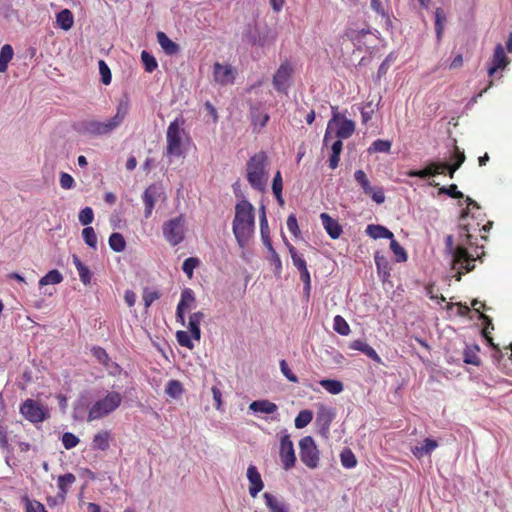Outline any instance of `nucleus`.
Segmentation results:
<instances>
[{
  "mask_svg": "<svg viewBox=\"0 0 512 512\" xmlns=\"http://www.w3.org/2000/svg\"><path fill=\"white\" fill-rule=\"evenodd\" d=\"M84 242L92 249L97 248V235L93 227H85L82 231Z\"/></svg>",
  "mask_w": 512,
  "mask_h": 512,
  "instance_id": "nucleus-43",
  "label": "nucleus"
},
{
  "mask_svg": "<svg viewBox=\"0 0 512 512\" xmlns=\"http://www.w3.org/2000/svg\"><path fill=\"white\" fill-rule=\"evenodd\" d=\"M234 70L229 65H221L220 63H215L214 65V79L216 82L227 85L231 84L234 81Z\"/></svg>",
  "mask_w": 512,
  "mask_h": 512,
  "instance_id": "nucleus-17",
  "label": "nucleus"
},
{
  "mask_svg": "<svg viewBox=\"0 0 512 512\" xmlns=\"http://www.w3.org/2000/svg\"><path fill=\"white\" fill-rule=\"evenodd\" d=\"M350 348L353 350L362 352L363 354H365L367 357H369L370 359H372L375 362L379 363L381 361V358L379 357V355L377 354L375 349L363 340H360V339L354 340L350 344Z\"/></svg>",
  "mask_w": 512,
  "mask_h": 512,
  "instance_id": "nucleus-24",
  "label": "nucleus"
},
{
  "mask_svg": "<svg viewBox=\"0 0 512 512\" xmlns=\"http://www.w3.org/2000/svg\"><path fill=\"white\" fill-rule=\"evenodd\" d=\"M279 364H280V370H281L282 374L290 382L297 383L298 382V378H297V376L294 373H292V371L289 368L287 362L285 360H281Z\"/></svg>",
  "mask_w": 512,
  "mask_h": 512,
  "instance_id": "nucleus-56",
  "label": "nucleus"
},
{
  "mask_svg": "<svg viewBox=\"0 0 512 512\" xmlns=\"http://www.w3.org/2000/svg\"><path fill=\"white\" fill-rule=\"evenodd\" d=\"M334 419V413L331 409L326 408L322 406L318 413L316 418V423L319 426L320 433L322 435H326L329 431L330 424Z\"/></svg>",
  "mask_w": 512,
  "mask_h": 512,
  "instance_id": "nucleus-19",
  "label": "nucleus"
},
{
  "mask_svg": "<svg viewBox=\"0 0 512 512\" xmlns=\"http://www.w3.org/2000/svg\"><path fill=\"white\" fill-rule=\"evenodd\" d=\"M130 103L127 97L122 98L116 107V113L113 117L106 120L85 119L80 121L76 130L90 137H102L112 134L121 126L128 115Z\"/></svg>",
  "mask_w": 512,
  "mask_h": 512,
  "instance_id": "nucleus-2",
  "label": "nucleus"
},
{
  "mask_svg": "<svg viewBox=\"0 0 512 512\" xmlns=\"http://www.w3.org/2000/svg\"><path fill=\"white\" fill-rule=\"evenodd\" d=\"M184 124V118L177 117L167 128L166 148L164 154L170 161L173 158L183 157L190 143V136L184 129Z\"/></svg>",
  "mask_w": 512,
  "mask_h": 512,
  "instance_id": "nucleus-4",
  "label": "nucleus"
},
{
  "mask_svg": "<svg viewBox=\"0 0 512 512\" xmlns=\"http://www.w3.org/2000/svg\"><path fill=\"white\" fill-rule=\"evenodd\" d=\"M445 21L446 17L443 10L441 8H437L435 11V32L438 42L442 40Z\"/></svg>",
  "mask_w": 512,
  "mask_h": 512,
  "instance_id": "nucleus-36",
  "label": "nucleus"
},
{
  "mask_svg": "<svg viewBox=\"0 0 512 512\" xmlns=\"http://www.w3.org/2000/svg\"><path fill=\"white\" fill-rule=\"evenodd\" d=\"M122 400V395L116 391H105L91 403H88L85 394H81L73 407V419L87 422L103 419L116 411Z\"/></svg>",
  "mask_w": 512,
  "mask_h": 512,
  "instance_id": "nucleus-1",
  "label": "nucleus"
},
{
  "mask_svg": "<svg viewBox=\"0 0 512 512\" xmlns=\"http://www.w3.org/2000/svg\"><path fill=\"white\" fill-rule=\"evenodd\" d=\"M391 145H392V143L389 140L377 139L368 148V152L369 153H376V152L389 153L391 150Z\"/></svg>",
  "mask_w": 512,
  "mask_h": 512,
  "instance_id": "nucleus-39",
  "label": "nucleus"
},
{
  "mask_svg": "<svg viewBox=\"0 0 512 512\" xmlns=\"http://www.w3.org/2000/svg\"><path fill=\"white\" fill-rule=\"evenodd\" d=\"M319 383L327 392L333 395L340 394L344 389L343 383L335 379H323Z\"/></svg>",
  "mask_w": 512,
  "mask_h": 512,
  "instance_id": "nucleus-32",
  "label": "nucleus"
},
{
  "mask_svg": "<svg viewBox=\"0 0 512 512\" xmlns=\"http://www.w3.org/2000/svg\"><path fill=\"white\" fill-rule=\"evenodd\" d=\"M263 499L269 512H289V506L282 497L265 492Z\"/></svg>",
  "mask_w": 512,
  "mask_h": 512,
  "instance_id": "nucleus-16",
  "label": "nucleus"
},
{
  "mask_svg": "<svg viewBox=\"0 0 512 512\" xmlns=\"http://www.w3.org/2000/svg\"><path fill=\"white\" fill-rule=\"evenodd\" d=\"M143 301L146 308L150 307L154 301L160 298V293L150 288H145L143 291Z\"/></svg>",
  "mask_w": 512,
  "mask_h": 512,
  "instance_id": "nucleus-48",
  "label": "nucleus"
},
{
  "mask_svg": "<svg viewBox=\"0 0 512 512\" xmlns=\"http://www.w3.org/2000/svg\"><path fill=\"white\" fill-rule=\"evenodd\" d=\"M333 329L342 336L350 333V326L347 321L340 315H336L333 319Z\"/></svg>",
  "mask_w": 512,
  "mask_h": 512,
  "instance_id": "nucleus-41",
  "label": "nucleus"
},
{
  "mask_svg": "<svg viewBox=\"0 0 512 512\" xmlns=\"http://www.w3.org/2000/svg\"><path fill=\"white\" fill-rule=\"evenodd\" d=\"M183 391V385L178 380H169L165 387V393L173 399L180 398Z\"/></svg>",
  "mask_w": 512,
  "mask_h": 512,
  "instance_id": "nucleus-33",
  "label": "nucleus"
},
{
  "mask_svg": "<svg viewBox=\"0 0 512 512\" xmlns=\"http://www.w3.org/2000/svg\"><path fill=\"white\" fill-rule=\"evenodd\" d=\"M340 461L342 466L346 469H352L357 465V459L354 453L349 448H345L341 452Z\"/></svg>",
  "mask_w": 512,
  "mask_h": 512,
  "instance_id": "nucleus-37",
  "label": "nucleus"
},
{
  "mask_svg": "<svg viewBox=\"0 0 512 512\" xmlns=\"http://www.w3.org/2000/svg\"><path fill=\"white\" fill-rule=\"evenodd\" d=\"M320 218L322 221V225H323L324 229L326 230V232L328 233V235L332 239L339 238L342 233V228L339 225V223L337 222V220L330 217L327 213H322L320 215Z\"/></svg>",
  "mask_w": 512,
  "mask_h": 512,
  "instance_id": "nucleus-20",
  "label": "nucleus"
},
{
  "mask_svg": "<svg viewBox=\"0 0 512 512\" xmlns=\"http://www.w3.org/2000/svg\"><path fill=\"white\" fill-rule=\"evenodd\" d=\"M109 246L115 252H122L126 247V241L122 234L114 232L109 237Z\"/></svg>",
  "mask_w": 512,
  "mask_h": 512,
  "instance_id": "nucleus-35",
  "label": "nucleus"
},
{
  "mask_svg": "<svg viewBox=\"0 0 512 512\" xmlns=\"http://www.w3.org/2000/svg\"><path fill=\"white\" fill-rule=\"evenodd\" d=\"M204 317L205 314L201 311L195 312L189 317L188 329L191 333V337L197 341L201 338L200 324Z\"/></svg>",
  "mask_w": 512,
  "mask_h": 512,
  "instance_id": "nucleus-23",
  "label": "nucleus"
},
{
  "mask_svg": "<svg viewBox=\"0 0 512 512\" xmlns=\"http://www.w3.org/2000/svg\"><path fill=\"white\" fill-rule=\"evenodd\" d=\"M286 224H287L288 230L295 237H297L299 235V233H300V230H299V227H298L297 219H296L294 214H291V215L288 216Z\"/></svg>",
  "mask_w": 512,
  "mask_h": 512,
  "instance_id": "nucleus-58",
  "label": "nucleus"
},
{
  "mask_svg": "<svg viewBox=\"0 0 512 512\" xmlns=\"http://www.w3.org/2000/svg\"><path fill=\"white\" fill-rule=\"evenodd\" d=\"M77 272H78L80 280L82 281L83 284L86 285V284L90 283V281H91V272H90L89 268L86 265H84L83 267L78 269Z\"/></svg>",
  "mask_w": 512,
  "mask_h": 512,
  "instance_id": "nucleus-64",
  "label": "nucleus"
},
{
  "mask_svg": "<svg viewBox=\"0 0 512 512\" xmlns=\"http://www.w3.org/2000/svg\"><path fill=\"white\" fill-rule=\"evenodd\" d=\"M269 159L264 151L251 156L246 163V178L250 186L259 192H264L269 179Z\"/></svg>",
  "mask_w": 512,
  "mask_h": 512,
  "instance_id": "nucleus-5",
  "label": "nucleus"
},
{
  "mask_svg": "<svg viewBox=\"0 0 512 512\" xmlns=\"http://www.w3.org/2000/svg\"><path fill=\"white\" fill-rule=\"evenodd\" d=\"M313 419V413L310 410H302L298 413L294 420L295 427L302 429L306 427Z\"/></svg>",
  "mask_w": 512,
  "mask_h": 512,
  "instance_id": "nucleus-40",
  "label": "nucleus"
},
{
  "mask_svg": "<svg viewBox=\"0 0 512 512\" xmlns=\"http://www.w3.org/2000/svg\"><path fill=\"white\" fill-rule=\"evenodd\" d=\"M250 117L254 127L263 128L269 121V114L262 104L252 105L250 108Z\"/></svg>",
  "mask_w": 512,
  "mask_h": 512,
  "instance_id": "nucleus-18",
  "label": "nucleus"
},
{
  "mask_svg": "<svg viewBox=\"0 0 512 512\" xmlns=\"http://www.w3.org/2000/svg\"><path fill=\"white\" fill-rule=\"evenodd\" d=\"M255 229V215L252 204L243 199L235 206L232 230L238 245L244 248L250 241Z\"/></svg>",
  "mask_w": 512,
  "mask_h": 512,
  "instance_id": "nucleus-3",
  "label": "nucleus"
},
{
  "mask_svg": "<svg viewBox=\"0 0 512 512\" xmlns=\"http://www.w3.org/2000/svg\"><path fill=\"white\" fill-rule=\"evenodd\" d=\"M249 410L256 414H273L278 410V407L269 400H256L249 405Z\"/></svg>",
  "mask_w": 512,
  "mask_h": 512,
  "instance_id": "nucleus-22",
  "label": "nucleus"
},
{
  "mask_svg": "<svg viewBox=\"0 0 512 512\" xmlns=\"http://www.w3.org/2000/svg\"><path fill=\"white\" fill-rule=\"evenodd\" d=\"M370 6L374 12H376L379 16L385 19V22L388 26L391 24V20L385 10V5L382 0H371Z\"/></svg>",
  "mask_w": 512,
  "mask_h": 512,
  "instance_id": "nucleus-42",
  "label": "nucleus"
},
{
  "mask_svg": "<svg viewBox=\"0 0 512 512\" xmlns=\"http://www.w3.org/2000/svg\"><path fill=\"white\" fill-rule=\"evenodd\" d=\"M246 476L250 483L249 494L252 498H255L264 488L262 477L257 467L254 465L248 466Z\"/></svg>",
  "mask_w": 512,
  "mask_h": 512,
  "instance_id": "nucleus-15",
  "label": "nucleus"
},
{
  "mask_svg": "<svg viewBox=\"0 0 512 512\" xmlns=\"http://www.w3.org/2000/svg\"><path fill=\"white\" fill-rule=\"evenodd\" d=\"M14 51L11 45L5 44L0 50V73L7 71L8 64L12 60Z\"/></svg>",
  "mask_w": 512,
  "mask_h": 512,
  "instance_id": "nucleus-30",
  "label": "nucleus"
},
{
  "mask_svg": "<svg viewBox=\"0 0 512 512\" xmlns=\"http://www.w3.org/2000/svg\"><path fill=\"white\" fill-rule=\"evenodd\" d=\"M300 279L304 283V291L307 295L310 293L311 289V279H310V273L308 269H305L303 271H300Z\"/></svg>",
  "mask_w": 512,
  "mask_h": 512,
  "instance_id": "nucleus-63",
  "label": "nucleus"
},
{
  "mask_svg": "<svg viewBox=\"0 0 512 512\" xmlns=\"http://www.w3.org/2000/svg\"><path fill=\"white\" fill-rule=\"evenodd\" d=\"M102 365L105 367L108 373L113 376L119 374L121 371L120 366L116 362H114L110 357L108 358V361H105Z\"/></svg>",
  "mask_w": 512,
  "mask_h": 512,
  "instance_id": "nucleus-60",
  "label": "nucleus"
},
{
  "mask_svg": "<svg viewBox=\"0 0 512 512\" xmlns=\"http://www.w3.org/2000/svg\"><path fill=\"white\" fill-rule=\"evenodd\" d=\"M158 197H160V189L156 185H150L144 191L142 199L145 206L154 207Z\"/></svg>",
  "mask_w": 512,
  "mask_h": 512,
  "instance_id": "nucleus-31",
  "label": "nucleus"
},
{
  "mask_svg": "<svg viewBox=\"0 0 512 512\" xmlns=\"http://www.w3.org/2000/svg\"><path fill=\"white\" fill-rule=\"evenodd\" d=\"M191 336H189L188 332L186 331H177L176 333V339L180 346L186 347L188 349H193L194 344L191 340Z\"/></svg>",
  "mask_w": 512,
  "mask_h": 512,
  "instance_id": "nucleus-49",
  "label": "nucleus"
},
{
  "mask_svg": "<svg viewBox=\"0 0 512 512\" xmlns=\"http://www.w3.org/2000/svg\"><path fill=\"white\" fill-rule=\"evenodd\" d=\"M354 179L361 186V188L363 189L365 194L371 192L372 186L370 185V181L368 180V178L363 170L355 171Z\"/></svg>",
  "mask_w": 512,
  "mask_h": 512,
  "instance_id": "nucleus-46",
  "label": "nucleus"
},
{
  "mask_svg": "<svg viewBox=\"0 0 512 512\" xmlns=\"http://www.w3.org/2000/svg\"><path fill=\"white\" fill-rule=\"evenodd\" d=\"M293 72V68L289 62H283L273 77V85L277 91H285L288 86V81Z\"/></svg>",
  "mask_w": 512,
  "mask_h": 512,
  "instance_id": "nucleus-13",
  "label": "nucleus"
},
{
  "mask_svg": "<svg viewBox=\"0 0 512 512\" xmlns=\"http://www.w3.org/2000/svg\"><path fill=\"white\" fill-rule=\"evenodd\" d=\"M99 72L101 74V79L103 84L108 85L111 83V71L105 61L100 60L99 63Z\"/></svg>",
  "mask_w": 512,
  "mask_h": 512,
  "instance_id": "nucleus-53",
  "label": "nucleus"
},
{
  "mask_svg": "<svg viewBox=\"0 0 512 512\" xmlns=\"http://www.w3.org/2000/svg\"><path fill=\"white\" fill-rule=\"evenodd\" d=\"M63 280V276L62 274L54 269V270H51L49 271L44 277H42L40 280H39V286L40 287H43V286H46V285H55V284H59L61 283Z\"/></svg>",
  "mask_w": 512,
  "mask_h": 512,
  "instance_id": "nucleus-34",
  "label": "nucleus"
},
{
  "mask_svg": "<svg viewBox=\"0 0 512 512\" xmlns=\"http://www.w3.org/2000/svg\"><path fill=\"white\" fill-rule=\"evenodd\" d=\"M445 251L450 256L451 269L455 272L454 277L460 281L464 269L469 272L474 269V261L463 245L454 246V239L452 235H447L445 238Z\"/></svg>",
  "mask_w": 512,
  "mask_h": 512,
  "instance_id": "nucleus-6",
  "label": "nucleus"
},
{
  "mask_svg": "<svg viewBox=\"0 0 512 512\" xmlns=\"http://www.w3.org/2000/svg\"><path fill=\"white\" fill-rule=\"evenodd\" d=\"M279 456L284 470L289 471L295 466L296 455L289 434H284L280 438Z\"/></svg>",
  "mask_w": 512,
  "mask_h": 512,
  "instance_id": "nucleus-11",
  "label": "nucleus"
},
{
  "mask_svg": "<svg viewBox=\"0 0 512 512\" xmlns=\"http://www.w3.org/2000/svg\"><path fill=\"white\" fill-rule=\"evenodd\" d=\"M194 302V292L191 289L186 288L182 291L181 298L177 306L184 310H188L191 309Z\"/></svg>",
  "mask_w": 512,
  "mask_h": 512,
  "instance_id": "nucleus-38",
  "label": "nucleus"
},
{
  "mask_svg": "<svg viewBox=\"0 0 512 512\" xmlns=\"http://www.w3.org/2000/svg\"><path fill=\"white\" fill-rule=\"evenodd\" d=\"M441 192L446 193L450 197L453 198H463L464 194L461 191H458L457 186L455 184L450 185L448 188H441Z\"/></svg>",
  "mask_w": 512,
  "mask_h": 512,
  "instance_id": "nucleus-62",
  "label": "nucleus"
},
{
  "mask_svg": "<svg viewBox=\"0 0 512 512\" xmlns=\"http://www.w3.org/2000/svg\"><path fill=\"white\" fill-rule=\"evenodd\" d=\"M92 355L97 359V361L103 364L105 361H108L109 355L106 350L102 347L96 346L91 349Z\"/></svg>",
  "mask_w": 512,
  "mask_h": 512,
  "instance_id": "nucleus-57",
  "label": "nucleus"
},
{
  "mask_svg": "<svg viewBox=\"0 0 512 512\" xmlns=\"http://www.w3.org/2000/svg\"><path fill=\"white\" fill-rule=\"evenodd\" d=\"M76 481V477L72 473H66L64 475H60L57 480L58 488L60 493L58 494V498L61 503L65 501V495L68 492L69 487Z\"/></svg>",
  "mask_w": 512,
  "mask_h": 512,
  "instance_id": "nucleus-26",
  "label": "nucleus"
},
{
  "mask_svg": "<svg viewBox=\"0 0 512 512\" xmlns=\"http://www.w3.org/2000/svg\"><path fill=\"white\" fill-rule=\"evenodd\" d=\"M199 265V260L195 257H189L184 260L182 265L183 272L191 278L193 276L194 269Z\"/></svg>",
  "mask_w": 512,
  "mask_h": 512,
  "instance_id": "nucleus-47",
  "label": "nucleus"
},
{
  "mask_svg": "<svg viewBox=\"0 0 512 512\" xmlns=\"http://www.w3.org/2000/svg\"><path fill=\"white\" fill-rule=\"evenodd\" d=\"M110 433L108 431H100L96 433L92 440L93 449L105 451L109 448Z\"/></svg>",
  "mask_w": 512,
  "mask_h": 512,
  "instance_id": "nucleus-29",
  "label": "nucleus"
},
{
  "mask_svg": "<svg viewBox=\"0 0 512 512\" xmlns=\"http://www.w3.org/2000/svg\"><path fill=\"white\" fill-rule=\"evenodd\" d=\"M366 194L377 204H382L385 201V194L381 187H371V192Z\"/></svg>",
  "mask_w": 512,
  "mask_h": 512,
  "instance_id": "nucleus-55",
  "label": "nucleus"
},
{
  "mask_svg": "<svg viewBox=\"0 0 512 512\" xmlns=\"http://www.w3.org/2000/svg\"><path fill=\"white\" fill-rule=\"evenodd\" d=\"M390 249L396 256L397 262H405L407 260V253L405 249L394 239V236L390 242Z\"/></svg>",
  "mask_w": 512,
  "mask_h": 512,
  "instance_id": "nucleus-44",
  "label": "nucleus"
},
{
  "mask_svg": "<svg viewBox=\"0 0 512 512\" xmlns=\"http://www.w3.org/2000/svg\"><path fill=\"white\" fill-rule=\"evenodd\" d=\"M300 459L305 466L315 469L319 464V450L311 436H305L299 441Z\"/></svg>",
  "mask_w": 512,
  "mask_h": 512,
  "instance_id": "nucleus-10",
  "label": "nucleus"
},
{
  "mask_svg": "<svg viewBox=\"0 0 512 512\" xmlns=\"http://www.w3.org/2000/svg\"><path fill=\"white\" fill-rule=\"evenodd\" d=\"M20 413L31 423L43 422L49 417L48 408L33 399H26L21 404Z\"/></svg>",
  "mask_w": 512,
  "mask_h": 512,
  "instance_id": "nucleus-9",
  "label": "nucleus"
},
{
  "mask_svg": "<svg viewBox=\"0 0 512 512\" xmlns=\"http://www.w3.org/2000/svg\"><path fill=\"white\" fill-rule=\"evenodd\" d=\"M438 447V442L431 438H426L421 445L411 448V452L418 459L430 455Z\"/></svg>",
  "mask_w": 512,
  "mask_h": 512,
  "instance_id": "nucleus-21",
  "label": "nucleus"
},
{
  "mask_svg": "<svg viewBox=\"0 0 512 512\" xmlns=\"http://www.w3.org/2000/svg\"><path fill=\"white\" fill-rule=\"evenodd\" d=\"M56 23L63 30H70L74 25V17L72 12L69 9L61 10L56 15Z\"/></svg>",
  "mask_w": 512,
  "mask_h": 512,
  "instance_id": "nucleus-28",
  "label": "nucleus"
},
{
  "mask_svg": "<svg viewBox=\"0 0 512 512\" xmlns=\"http://www.w3.org/2000/svg\"><path fill=\"white\" fill-rule=\"evenodd\" d=\"M283 189V181L280 171H277L274 175L273 182H272V191L273 194H280L282 193Z\"/></svg>",
  "mask_w": 512,
  "mask_h": 512,
  "instance_id": "nucleus-59",
  "label": "nucleus"
},
{
  "mask_svg": "<svg viewBox=\"0 0 512 512\" xmlns=\"http://www.w3.org/2000/svg\"><path fill=\"white\" fill-rule=\"evenodd\" d=\"M157 41L168 55H175L180 50L179 45L172 41L164 32L157 33Z\"/></svg>",
  "mask_w": 512,
  "mask_h": 512,
  "instance_id": "nucleus-27",
  "label": "nucleus"
},
{
  "mask_svg": "<svg viewBox=\"0 0 512 512\" xmlns=\"http://www.w3.org/2000/svg\"><path fill=\"white\" fill-rule=\"evenodd\" d=\"M186 231V219L182 214L165 221L162 226L163 237L172 246L184 240Z\"/></svg>",
  "mask_w": 512,
  "mask_h": 512,
  "instance_id": "nucleus-7",
  "label": "nucleus"
},
{
  "mask_svg": "<svg viewBox=\"0 0 512 512\" xmlns=\"http://www.w3.org/2000/svg\"><path fill=\"white\" fill-rule=\"evenodd\" d=\"M59 183H60L61 188L65 189V190H70L75 187V181H74L73 177L66 172L60 173Z\"/></svg>",
  "mask_w": 512,
  "mask_h": 512,
  "instance_id": "nucleus-54",
  "label": "nucleus"
},
{
  "mask_svg": "<svg viewBox=\"0 0 512 512\" xmlns=\"http://www.w3.org/2000/svg\"><path fill=\"white\" fill-rule=\"evenodd\" d=\"M510 63L502 44H497L488 67V75L493 76L499 69H505Z\"/></svg>",
  "mask_w": 512,
  "mask_h": 512,
  "instance_id": "nucleus-12",
  "label": "nucleus"
},
{
  "mask_svg": "<svg viewBox=\"0 0 512 512\" xmlns=\"http://www.w3.org/2000/svg\"><path fill=\"white\" fill-rule=\"evenodd\" d=\"M78 219L79 222L84 226L91 224L94 220L93 210L90 207H85L80 211Z\"/></svg>",
  "mask_w": 512,
  "mask_h": 512,
  "instance_id": "nucleus-50",
  "label": "nucleus"
},
{
  "mask_svg": "<svg viewBox=\"0 0 512 512\" xmlns=\"http://www.w3.org/2000/svg\"><path fill=\"white\" fill-rule=\"evenodd\" d=\"M456 162L454 165H450L449 170V176L452 178L454 172L462 165V163L465 161V155L462 152H458L455 156Z\"/></svg>",
  "mask_w": 512,
  "mask_h": 512,
  "instance_id": "nucleus-61",
  "label": "nucleus"
},
{
  "mask_svg": "<svg viewBox=\"0 0 512 512\" xmlns=\"http://www.w3.org/2000/svg\"><path fill=\"white\" fill-rule=\"evenodd\" d=\"M448 168L450 164L447 162H431L423 170H410L406 174L409 177L426 178L440 174Z\"/></svg>",
  "mask_w": 512,
  "mask_h": 512,
  "instance_id": "nucleus-14",
  "label": "nucleus"
},
{
  "mask_svg": "<svg viewBox=\"0 0 512 512\" xmlns=\"http://www.w3.org/2000/svg\"><path fill=\"white\" fill-rule=\"evenodd\" d=\"M141 59L145 70L149 73L153 72L158 66L155 57L145 50L141 53Z\"/></svg>",
  "mask_w": 512,
  "mask_h": 512,
  "instance_id": "nucleus-45",
  "label": "nucleus"
},
{
  "mask_svg": "<svg viewBox=\"0 0 512 512\" xmlns=\"http://www.w3.org/2000/svg\"><path fill=\"white\" fill-rule=\"evenodd\" d=\"M478 348L475 349H466L464 351V362L467 364H472L478 366L480 364V359L477 355Z\"/></svg>",
  "mask_w": 512,
  "mask_h": 512,
  "instance_id": "nucleus-52",
  "label": "nucleus"
},
{
  "mask_svg": "<svg viewBox=\"0 0 512 512\" xmlns=\"http://www.w3.org/2000/svg\"><path fill=\"white\" fill-rule=\"evenodd\" d=\"M79 443V438L75 436L73 433L66 432L62 435V444L65 449L70 450L77 446Z\"/></svg>",
  "mask_w": 512,
  "mask_h": 512,
  "instance_id": "nucleus-51",
  "label": "nucleus"
},
{
  "mask_svg": "<svg viewBox=\"0 0 512 512\" xmlns=\"http://www.w3.org/2000/svg\"><path fill=\"white\" fill-rule=\"evenodd\" d=\"M335 129L336 137L339 139L349 138L355 131V123L345 117H341L339 114H334L332 119L328 122L326 133L324 136V145H327L331 131Z\"/></svg>",
  "mask_w": 512,
  "mask_h": 512,
  "instance_id": "nucleus-8",
  "label": "nucleus"
},
{
  "mask_svg": "<svg viewBox=\"0 0 512 512\" xmlns=\"http://www.w3.org/2000/svg\"><path fill=\"white\" fill-rule=\"evenodd\" d=\"M366 234L373 239H392L393 233L382 225L370 224L366 228Z\"/></svg>",
  "mask_w": 512,
  "mask_h": 512,
  "instance_id": "nucleus-25",
  "label": "nucleus"
}]
</instances>
